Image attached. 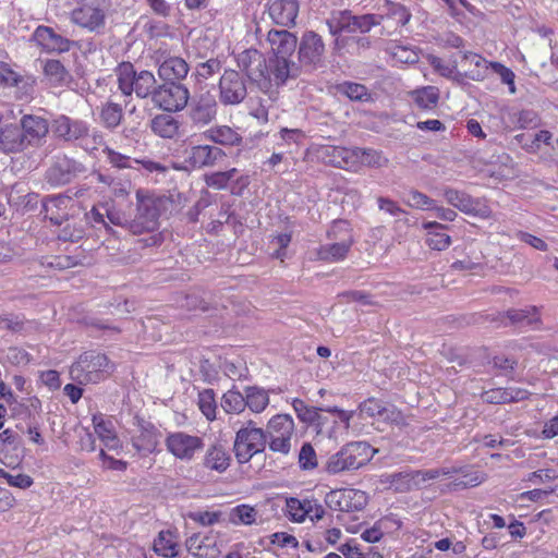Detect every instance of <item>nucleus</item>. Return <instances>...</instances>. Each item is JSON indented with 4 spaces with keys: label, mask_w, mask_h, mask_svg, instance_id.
I'll list each match as a JSON object with an SVG mask.
<instances>
[{
    "label": "nucleus",
    "mask_w": 558,
    "mask_h": 558,
    "mask_svg": "<svg viewBox=\"0 0 558 558\" xmlns=\"http://www.w3.org/2000/svg\"><path fill=\"white\" fill-rule=\"evenodd\" d=\"M338 88L341 94L345 95L351 100L367 101L371 99V94L368 93V89L366 88V86L362 84L344 82L341 85H339Z\"/></svg>",
    "instance_id": "50"
},
{
    "label": "nucleus",
    "mask_w": 558,
    "mask_h": 558,
    "mask_svg": "<svg viewBox=\"0 0 558 558\" xmlns=\"http://www.w3.org/2000/svg\"><path fill=\"white\" fill-rule=\"evenodd\" d=\"M5 359L13 365H27L31 362V355L21 348L11 347L5 353Z\"/></svg>",
    "instance_id": "63"
},
{
    "label": "nucleus",
    "mask_w": 558,
    "mask_h": 558,
    "mask_svg": "<svg viewBox=\"0 0 558 558\" xmlns=\"http://www.w3.org/2000/svg\"><path fill=\"white\" fill-rule=\"evenodd\" d=\"M34 40L47 51L66 52L70 50L72 41L60 34H57L51 27L38 26L34 32Z\"/></svg>",
    "instance_id": "24"
},
{
    "label": "nucleus",
    "mask_w": 558,
    "mask_h": 558,
    "mask_svg": "<svg viewBox=\"0 0 558 558\" xmlns=\"http://www.w3.org/2000/svg\"><path fill=\"white\" fill-rule=\"evenodd\" d=\"M267 445V434L256 427L255 422L247 421L246 426L236 432L233 450L239 463L248 462L253 456L263 452Z\"/></svg>",
    "instance_id": "5"
},
{
    "label": "nucleus",
    "mask_w": 558,
    "mask_h": 558,
    "mask_svg": "<svg viewBox=\"0 0 558 558\" xmlns=\"http://www.w3.org/2000/svg\"><path fill=\"white\" fill-rule=\"evenodd\" d=\"M245 401H247L246 407L252 412L260 413L263 412L269 403V397L267 392L258 387H246L245 388Z\"/></svg>",
    "instance_id": "44"
},
{
    "label": "nucleus",
    "mask_w": 558,
    "mask_h": 558,
    "mask_svg": "<svg viewBox=\"0 0 558 558\" xmlns=\"http://www.w3.org/2000/svg\"><path fill=\"white\" fill-rule=\"evenodd\" d=\"M301 69L298 63L282 56L276 57L271 68V74L277 85L284 84L288 78H295L300 75Z\"/></svg>",
    "instance_id": "37"
},
{
    "label": "nucleus",
    "mask_w": 558,
    "mask_h": 558,
    "mask_svg": "<svg viewBox=\"0 0 558 558\" xmlns=\"http://www.w3.org/2000/svg\"><path fill=\"white\" fill-rule=\"evenodd\" d=\"M177 547L178 544L175 543L174 536L170 531H161L154 542V550L163 557L178 556Z\"/></svg>",
    "instance_id": "46"
},
{
    "label": "nucleus",
    "mask_w": 558,
    "mask_h": 558,
    "mask_svg": "<svg viewBox=\"0 0 558 558\" xmlns=\"http://www.w3.org/2000/svg\"><path fill=\"white\" fill-rule=\"evenodd\" d=\"M86 172L83 162L66 155L58 156L47 169L45 179L51 186H63Z\"/></svg>",
    "instance_id": "12"
},
{
    "label": "nucleus",
    "mask_w": 558,
    "mask_h": 558,
    "mask_svg": "<svg viewBox=\"0 0 558 558\" xmlns=\"http://www.w3.org/2000/svg\"><path fill=\"white\" fill-rule=\"evenodd\" d=\"M359 169L362 166L380 168L388 165V159L381 151L372 148H360Z\"/></svg>",
    "instance_id": "49"
},
{
    "label": "nucleus",
    "mask_w": 558,
    "mask_h": 558,
    "mask_svg": "<svg viewBox=\"0 0 558 558\" xmlns=\"http://www.w3.org/2000/svg\"><path fill=\"white\" fill-rule=\"evenodd\" d=\"M268 13L277 25L294 26L299 13V0H270Z\"/></svg>",
    "instance_id": "22"
},
{
    "label": "nucleus",
    "mask_w": 558,
    "mask_h": 558,
    "mask_svg": "<svg viewBox=\"0 0 558 558\" xmlns=\"http://www.w3.org/2000/svg\"><path fill=\"white\" fill-rule=\"evenodd\" d=\"M434 201L426 194L412 190L408 194V205L420 209H432Z\"/></svg>",
    "instance_id": "59"
},
{
    "label": "nucleus",
    "mask_w": 558,
    "mask_h": 558,
    "mask_svg": "<svg viewBox=\"0 0 558 558\" xmlns=\"http://www.w3.org/2000/svg\"><path fill=\"white\" fill-rule=\"evenodd\" d=\"M85 235V225L80 223H66L59 232V240L61 241H70L77 242L83 239Z\"/></svg>",
    "instance_id": "54"
},
{
    "label": "nucleus",
    "mask_w": 558,
    "mask_h": 558,
    "mask_svg": "<svg viewBox=\"0 0 558 558\" xmlns=\"http://www.w3.org/2000/svg\"><path fill=\"white\" fill-rule=\"evenodd\" d=\"M247 95L242 75L232 69L225 70L219 81V98L223 105L241 104Z\"/></svg>",
    "instance_id": "15"
},
{
    "label": "nucleus",
    "mask_w": 558,
    "mask_h": 558,
    "mask_svg": "<svg viewBox=\"0 0 558 558\" xmlns=\"http://www.w3.org/2000/svg\"><path fill=\"white\" fill-rule=\"evenodd\" d=\"M116 75L122 95L128 97L135 93L138 98L150 97L151 101L154 100V93L158 86L151 72H136L131 62H121L116 69Z\"/></svg>",
    "instance_id": "1"
},
{
    "label": "nucleus",
    "mask_w": 558,
    "mask_h": 558,
    "mask_svg": "<svg viewBox=\"0 0 558 558\" xmlns=\"http://www.w3.org/2000/svg\"><path fill=\"white\" fill-rule=\"evenodd\" d=\"M245 396L236 390H228L221 400V407L227 413H241L246 408Z\"/></svg>",
    "instance_id": "48"
},
{
    "label": "nucleus",
    "mask_w": 558,
    "mask_h": 558,
    "mask_svg": "<svg viewBox=\"0 0 558 558\" xmlns=\"http://www.w3.org/2000/svg\"><path fill=\"white\" fill-rule=\"evenodd\" d=\"M293 408L298 414V417L304 422L311 424L313 421L319 418V411H325L323 408H308L302 400L295 399L293 401Z\"/></svg>",
    "instance_id": "53"
},
{
    "label": "nucleus",
    "mask_w": 558,
    "mask_h": 558,
    "mask_svg": "<svg viewBox=\"0 0 558 558\" xmlns=\"http://www.w3.org/2000/svg\"><path fill=\"white\" fill-rule=\"evenodd\" d=\"M238 66L245 73L251 83L256 84L262 90L271 85L269 66L266 57L257 49H246L236 58Z\"/></svg>",
    "instance_id": "8"
},
{
    "label": "nucleus",
    "mask_w": 558,
    "mask_h": 558,
    "mask_svg": "<svg viewBox=\"0 0 558 558\" xmlns=\"http://www.w3.org/2000/svg\"><path fill=\"white\" fill-rule=\"evenodd\" d=\"M385 402L378 400L374 397L368 398L359 404V412L361 416H367L371 418H375L377 416H383V411L385 410Z\"/></svg>",
    "instance_id": "51"
},
{
    "label": "nucleus",
    "mask_w": 558,
    "mask_h": 558,
    "mask_svg": "<svg viewBox=\"0 0 558 558\" xmlns=\"http://www.w3.org/2000/svg\"><path fill=\"white\" fill-rule=\"evenodd\" d=\"M440 471V476H448L453 480L456 486H463V488H474L483 483L484 473L474 466H459V468H441L436 469Z\"/></svg>",
    "instance_id": "21"
},
{
    "label": "nucleus",
    "mask_w": 558,
    "mask_h": 558,
    "mask_svg": "<svg viewBox=\"0 0 558 558\" xmlns=\"http://www.w3.org/2000/svg\"><path fill=\"white\" fill-rule=\"evenodd\" d=\"M381 418L384 422L391 423L397 426H405L408 424L403 413L392 404H385Z\"/></svg>",
    "instance_id": "62"
},
{
    "label": "nucleus",
    "mask_w": 558,
    "mask_h": 558,
    "mask_svg": "<svg viewBox=\"0 0 558 558\" xmlns=\"http://www.w3.org/2000/svg\"><path fill=\"white\" fill-rule=\"evenodd\" d=\"M44 73L53 85L66 84L71 76L59 60H47L44 64Z\"/></svg>",
    "instance_id": "42"
},
{
    "label": "nucleus",
    "mask_w": 558,
    "mask_h": 558,
    "mask_svg": "<svg viewBox=\"0 0 558 558\" xmlns=\"http://www.w3.org/2000/svg\"><path fill=\"white\" fill-rule=\"evenodd\" d=\"M342 13L345 22L342 28H345L347 33H367L373 26L380 25V16L377 14L353 15L350 11Z\"/></svg>",
    "instance_id": "34"
},
{
    "label": "nucleus",
    "mask_w": 558,
    "mask_h": 558,
    "mask_svg": "<svg viewBox=\"0 0 558 558\" xmlns=\"http://www.w3.org/2000/svg\"><path fill=\"white\" fill-rule=\"evenodd\" d=\"M340 169L357 171L359 170V159H360V148H347L342 153Z\"/></svg>",
    "instance_id": "57"
},
{
    "label": "nucleus",
    "mask_w": 558,
    "mask_h": 558,
    "mask_svg": "<svg viewBox=\"0 0 558 558\" xmlns=\"http://www.w3.org/2000/svg\"><path fill=\"white\" fill-rule=\"evenodd\" d=\"M187 105V117L194 126L203 128L216 119L218 102L209 92L194 97Z\"/></svg>",
    "instance_id": "14"
},
{
    "label": "nucleus",
    "mask_w": 558,
    "mask_h": 558,
    "mask_svg": "<svg viewBox=\"0 0 558 558\" xmlns=\"http://www.w3.org/2000/svg\"><path fill=\"white\" fill-rule=\"evenodd\" d=\"M52 133L56 137L74 143L85 140L89 134V128L82 120H74L68 116L61 114L52 121Z\"/></svg>",
    "instance_id": "19"
},
{
    "label": "nucleus",
    "mask_w": 558,
    "mask_h": 558,
    "mask_svg": "<svg viewBox=\"0 0 558 558\" xmlns=\"http://www.w3.org/2000/svg\"><path fill=\"white\" fill-rule=\"evenodd\" d=\"M377 452L366 441H352L344 445L326 462L325 470L329 474H338L345 470H355L365 465Z\"/></svg>",
    "instance_id": "3"
},
{
    "label": "nucleus",
    "mask_w": 558,
    "mask_h": 558,
    "mask_svg": "<svg viewBox=\"0 0 558 558\" xmlns=\"http://www.w3.org/2000/svg\"><path fill=\"white\" fill-rule=\"evenodd\" d=\"M28 147L23 137L19 123H8L0 126V151L3 154H19Z\"/></svg>",
    "instance_id": "23"
},
{
    "label": "nucleus",
    "mask_w": 558,
    "mask_h": 558,
    "mask_svg": "<svg viewBox=\"0 0 558 558\" xmlns=\"http://www.w3.org/2000/svg\"><path fill=\"white\" fill-rule=\"evenodd\" d=\"M505 315L513 326L532 327L534 330L541 329V313L539 308L535 305H530L524 308H510Z\"/></svg>",
    "instance_id": "27"
},
{
    "label": "nucleus",
    "mask_w": 558,
    "mask_h": 558,
    "mask_svg": "<svg viewBox=\"0 0 558 558\" xmlns=\"http://www.w3.org/2000/svg\"><path fill=\"white\" fill-rule=\"evenodd\" d=\"M19 125L28 148H37L46 142L49 123L45 118L36 114H24L20 119Z\"/></svg>",
    "instance_id": "18"
},
{
    "label": "nucleus",
    "mask_w": 558,
    "mask_h": 558,
    "mask_svg": "<svg viewBox=\"0 0 558 558\" xmlns=\"http://www.w3.org/2000/svg\"><path fill=\"white\" fill-rule=\"evenodd\" d=\"M440 476V471L405 469L400 472L385 473L379 476V484L390 485L395 488H412L424 484L427 480Z\"/></svg>",
    "instance_id": "13"
},
{
    "label": "nucleus",
    "mask_w": 558,
    "mask_h": 558,
    "mask_svg": "<svg viewBox=\"0 0 558 558\" xmlns=\"http://www.w3.org/2000/svg\"><path fill=\"white\" fill-rule=\"evenodd\" d=\"M149 125L155 135L172 140L179 135L181 123L169 112L155 116Z\"/></svg>",
    "instance_id": "32"
},
{
    "label": "nucleus",
    "mask_w": 558,
    "mask_h": 558,
    "mask_svg": "<svg viewBox=\"0 0 558 558\" xmlns=\"http://www.w3.org/2000/svg\"><path fill=\"white\" fill-rule=\"evenodd\" d=\"M107 222L108 225L111 227L112 226H118V227H122V228H125L126 230H129V225L131 222V220L128 219L126 215L119 210V209H116L113 206H110L108 203H107Z\"/></svg>",
    "instance_id": "61"
},
{
    "label": "nucleus",
    "mask_w": 558,
    "mask_h": 558,
    "mask_svg": "<svg viewBox=\"0 0 558 558\" xmlns=\"http://www.w3.org/2000/svg\"><path fill=\"white\" fill-rule=\"evenodd\" d=\"M230 461L231 456L225 446L221 444H214L207 449L203 464L206 469L222 473L229 468Z\"/></svg>",
    "instance_id": "33"
},
{
    "label": "nucleus",
    "mask_w": 558,
    "mask_h": 558,
    "mask_svg": "<svg viewBox=\"0 0 558 558\" xmlns=\"http://www.w3.org/2000/svg\"><path fill=\"white\" fill-rule=\"evenodd\" d=\"M444 196L450 205L468 215L488 218L492 214L490 208L486 204L478 198H473L464 192L454 189H446Z\"/></svg>",
    "instance_id": "20"
},
{
    "label": "nucleus",
    "mask_w": 558,
    "mask_h": 558,
    "mask_svg": "<svg viewBox=\"0 0 558 558\" xmlns=\"http://www.w3.org/2000/svg\"><path fill=\"white\" fill-rule=\"evenodd\" d=\"M227 154L218 146L209 144L192 145L183 150V169L213 168L225 160Z\"/></svg>",
    "instance_id": "11"
},
{
    "label": "nucleus",
    "mask_w": 558,
    "mask_h": 558,
    "mask_svg": "<svg viewBox=\"0 0 558 558\" xmlns=\"http://www.w3.org/2000/svg\"><path fill=\"white\" fill-rule=\"evenodd\" d=\"M109 4L106 0H84L71 13V20L76 25L100 34L106 26Z\"/></svg>",
    "instance_id": "7"
},
{
    "label": "nucleus",
    "mask_w": 558,
    "mask_h": 558,
    "mask_svg": "<svg viewBox=\"0 0 558 558\" xmlns=\"http://www.w3.org/2000/svg\"><path fill=\"white\" fill-rule=\"evenodd\" d=\"M326 47L323 37L314 31L302 34L298 45V59L300 69L308 72L325 66Z\"/></svg>",
    "instance_id": "6"
},
{
    "label": "nucleus",
    "mask_w": 558,
    "mask_h": 558,
    "mask_svg": "<svg viewBox=\"0 0 558 558\" xmlns=\"http://www.w3.org/2000/svg\"><path fill=\"white\" fill-rule=\"evenodd\" d=\"M72 203V198L66 195H54L44 198L43 213L45 218L49 219L53 225L60 226L68 220V206Z\"/></svg>",
    "instance_id": "25"
},
{
    "label": "nucleus",
    "mask_w": 558,
    "mask_h": 558,
    "mask_svg": "<svg viewBox=\"0 0 558 558\" xmlns=\"http://www.w3.org/2000/svg\"><path fill=\"white\" fill-rule=\"evenodd\" d=\"M313 510L314 506L312 500H300L293 497L286 499V512L291 521L303 522L306 517H311L312 521L314 518L317 520L320 519L324 510L322 508H315V513L312 515Z\"/></svg>",
    "instance_id": "28"
},
{
    "label": "nucleus",
    "mask_w": 558,
    "mask_h": 558,
    "mask_svg": "<svg viewBox=\"0 0 558 558\" xmlns=\"http://www.w3.org/2000/svg\"><path fill=\"white\" fill-rule=\"evenodd\" d=\"M294 421L288 414H277L272 416L265 433L267 434V444L272 452L288 454L291 450L292 437L294 436Z\"/></svg>",
    "instance_id": "9"
},
{
    "label": "nucleus",
    "mask_w": 558,
    "mask_h": 558,
    "mask_svg": "<svg viewBox=\"0 0 558 558\" xmlns=\"http://www.w3.org/2000/svg\"><path fill=\"white\" fill-rule=\"evenodd\" d=\"M136 198L137 213L129 225V231L133 234L157 231L165 201L153 195H144L141 190L136 192Z\"/></svg>",
    "instance_id": "4"
},
{
    "label": "nucleus",
    "mask_w": 558,
    "mask_h": 558,
    "mask_svg": "<svg viewBox=\"0 0 558 558\" xmlns=\"http://www.w3.org/2000/svg\"><path fill=\"white\" fill-rule=\"evenodd\" d=\"M185 546L197 558H216L219 554L216 537L209 535L201 537L195 533L186 539Z\"/></svg>",
    "instance_id": "29"
},
{
    "label": "nucleus",
    "mask_w": 558,
    "mask_h": 558,
    "mask_svg": "<svg viewBox=\"0 0 558 558\" xmlns=\"http://www.w3.org/2000/svg\"><path fill=\"white\" fill-rule=\"evenodd\" d=\"M198 404L202 413L208 418L214 420L216 413L215 392L213 389H205L198 395Z\"/></svg>",
    "instance_id": "52"
},
{
    "label": "nucleus",
    "mask_w": 558,
    "mask_h": 558,
    "mask_svg": "<svg viewBox=\"0 0 558 558\" xmlns=\"http://www.w3.org/2000/svg\"><path fill=\"white\" fill-rule=\"evenodd\" d=\"M93 423L96 434L102 440L105 446L109 450L118 449L120 440L114 434L111 421H106L101 415H94Z\"/></svg>",
    "instance_id": "40"
},
{
    "label": "nucleus",
    "mask_w": 558,
    "mask_h": 558,
    "mask_svg": "<svg viewBox=\"0 0 558 558\" xmlns=\"http://www.w3.org/2000/svg\"><path fill=\"white\" fill-rule=\"evenodd\" d=\"M85 225H89L95 229L105 228L108 232H112V228L107 222V203L94 205L92 209L85 213Z\"/></svg>",
    "instance_id": "45"
},
{
    "label": "nucleus",
    "mask_w": 558,
    "mask_h": 558,
    "mask_svg": "<svg viewBox=\"0 0 558 558\" xmlns=\"http://www.w3.org/2000/svg\"><path fill=\"white\" fill-rule=\"evenodd\" d=\"M326 504L333 510L352 512L362 510L367 504L365 490H329Z\"/></svg>",
    "instance_id": "17"
},
{
    "label": "nucleus",
    "mask_w": 558,
    "mask_h": 558,
    "mask_svg": "<svg viewBox=\"0 0 558 558\" xmlns=\"http://www.w3.org/2000/svg\"><path fill=\"white\" fill-rule=\"evenodd\" d=\"M189 73V65L184 59L170 57L163 60L158 68V75L163 82L181 83Z\"/></svg>",
    "instance_id": "31"
},
{
    "label": "nucleus",
    "mask_w": 558,
    "mask_h": 558,
    "mask_svg": "<svg viewBox=\"0 0 558 558\" xmlns=\"http://www.w3.org/2000/svg\"><path fill=\"white\" fill-rule=\"evenodd\" d=\"M424 229L427 230L426 243L432 250L442 251L447 248L450 243V236L444 232L446 227L436 221L425 222Z\"/></svg>",
    "instance_id": "38"
},
{
    "label": "nucleus",
    "mask_w": 558,
    "mask_h": 558,
    "mask_svg": "<svg viewBox=\"0 0 558 558\" xmlns=\"http://www.w3.org/2000/svg\"><path fill=\"white\" fill-rule=\"evenodd\" d=\"M190 99V92L182 83L163 82L154 93L153 104L167 112L183 110Z\"/></svg>",
    "instance_id": "10"
},
{
    "label": "nucleus",
    "mask_w": 558,
    "mask_h": 558,
    "mask_svg": "<svg viewBox=\"0 0 558 558\" xmlns=\"http://www.w3.org/2000/svg\"><path fill=\"white\" fill-rule=\"evenodd\" d=\"M482 398L485 402L492 403V404L509 403L507 388H495V389L487 390L482 393Z\"/></svg>",
    "instance_id": "64"
},
{
    "label": "nucleus",
    "mask_w": 558,
    "mask_h": 558,
    "mask_svg": "<svg viewBox=\"0 0 558 558\" xmlns=\"http://www.w3.org/2000/svg\"><path fill=\"white\" fill-rule=\"evenodd\" d=\"M99 116L104 126L113 130L121 124L123 119V108L117 102L107 101L101 106Z\"/></svg>",
    "instance_id": "41"
},
{
    "label": "nucleus",
    "mask_w": 558,
    "mask_h": 558,
    "mask_svg": "<svg viewBox=\"0 0 558 558\" xmlns=\"http://www.w3.org/2000/svg\"><path fill=\"white\" fill-rule=\"evenodd\" d=\"M112 367L106 354L86 351L71 365L70 376L80 385L97 384L111 373Z\"/></svg>",
    "instance_id": "2"
},
{
    "label": "nucleus",
    "mask_w": 558,
    "mask_h": 558,
    "mask_svg": "<svg viewBox=\"0 0 558 558\" xmlns=\"http://www.w3.org/2000/svg\"><path fill=\"white\" fill-rule=\"evenodd\" d=\"M205 138L222 146H239L242 144V136L228 125H219L204 132Z\"/></svg>",
    "instance_id": "35"
},
{
    "label": "nucleus",
    "mask_w": 558,
    "mask_h": 558,
    "mask_svg": "<svg viewBox=\"0 0 558 558\" xmlns=\"http://www.w3.org/2000/svg\"><path fill=\"white\" fill-rule=\"evenodd\" d=\"M257 510L248 505H239L230 510L229 520L239 525H252L256 522Z\"/></svg>",
    "instance_id": "47"
},
{
    "label": "nucleus",
    "mask_w": 558,
    "mask_h": 558,
    "mask_svg": "<svg viewBox=\"0 0 558 558\" xmlns=\"http://www.w3.org/2000/svg\"><path fill=\"white\" fill-rule=\"evenodd\" d=\"M380 10L381 13L377 14V16H380V24L387 22L388 33H391V29L396 31L407 25L411 19V13L401 3L386 0Z\"/></svg>",
    "instance_id": "26"
},
{
    "label": "nucleus",
    "mask_w": 558,
    "mask_h": 558,
    "mask_svg": "<svg viewBox=\"0 0 558 558\" xmlns=\"http://www.w3.org/2000/svg\"><path fill=\"white\" fill-rule=\"evenodd\" d=\"M267 38L276 57L288 58L299 45L296 36L286 29H271L268 32Z\"/></svg>",
    "instance_id": "30"
},
{
    "label": "nucleus",
    "mask_w": 558,
    "mask_h": 558,
    "mask_svg": "<svg viewBox=\"0 0 558 558\" xmlns=\"http://www.w3.org/2000/svg\"><path fill=\"white\" fill-rule=\"evenodd\" d=\"M299 463L304 470H311L317 465L316 452L311 444H303L299 453Z\"/></svg>",
    "instance_id": "58"
},
{
    "label": "nucleus",
    "mask_w": 558,
    "mask_h": 558,
    "mask_svg": "<svg viewBox=\"0 0 558 558\" xmlns=\"http://www.w3.org/2000/svg\"><path fill=\"white\" fill-rule=\"evenodd\" d=\"M167 449L178 459L190 461L194 454L203 449V439L198 436L177 432L166 439Z\"/></svg>",
    "instance_id": "16"
},
{
    "label": "nucleus",
    "mask_w": 558,
    "mask_h": 558,
    "mask_svg": "<svg viewBox=\"0 0 558 558\" xmlns=\"http://www.w3.org/2000/svg\"><path fill=\"white\" fill-rule=\"evenodd\" d=\"M352 243V236L348 235L347 239H342L340 242L323 245L318 251V257L326 262H339L347 256Z\"/></svg>",
    "instance_id": "39"
},
{
    "label": "nucleus",
    "mask_w": 558,
    "mask_h": 558,
    "mask_svg": "<svg viewBox=\"0 0 558 558\" xmlns=\"http://www.w3.org/2000/svg\"><path fill=\"white\" fill-rule=\"evenodd\" d=\"M102 151L106 155L109 163L112 167L118 168V169L135 168L134 165H140V163H142L149 171L158 170L161 168L158 163H156L154 161H150V160L141 161L137 159H132L131 157L123 155L121 153H118L108 146H106Z\"/></svg>",
    "instance_id": "36"
},
{
    "label": "nucleus",
    "mask_w": 558,
    "mask_h": 558,
    "mask_svg": "<svg viewBox=\"0 0 558 558\" xmlns=\"http://www.w3.org/2000/svg\"><path fill=\"white\" fill-rule=\"evenodd\" d=\"M343 150L341 146H324L319 149V156L325 163L340 168Z\"/></svg>",
    "instance_id": "56"
},
{
    "label": "nucleus",
    "mask_w": 558,
    "mask_h": 558,
    "mask_svg": "<svg viewBox=\"0 0 558 558\" xmlns=\"http://www.w3.org/2000/svg\"><path fill=\"white\" fill-rule=\"evenodd\" d=\"M428 63L433 66V69L439 73L441 76L451 78L457 69L456 62L453 64H446L439 57L429 54L427 57Z\"/></svg>",
    "instance_id": "60"
},
{
    "label": "nucleus",
    "mask_w": 558,
    "mask_h": 558,
    "mask_svg": "<svg viewBox=\"0 0 558 558\" xmlns=\"http://www.w3.org/2000/svg\"><path fill=\"white\" fill-rule=\"evenodd\" d=\"M0 478H4L9 486L15 488H28L33 485V478L31 476L22 473L12 474L3 469H0Z\"/></svg>",
    "instance_id": "55"
},
{
    "label": "nucleus",
    "mask_w": 558,
    "mask_h": 558,
    "mask_svg": "<svg viewBox=\"0 0 558 558\" xmlns=\"http://www.w3.org/2000/svg\"><path fill=\"white\" fill-rule=\"evenodd\" d=\"M412 97L418 108L433 109L438 104L439 90L435 86H426L412 92Z\"/></svg>",
    "instance_id": "43"
}]
</instances>
